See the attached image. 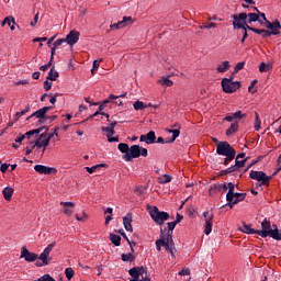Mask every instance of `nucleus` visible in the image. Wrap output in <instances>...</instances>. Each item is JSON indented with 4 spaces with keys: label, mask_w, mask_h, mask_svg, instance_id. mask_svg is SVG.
I'll return each instance as SVG.
<instances>
[{
    "label": "nucleus",
    "mask_w": 281,
    "mask_h": 281,
    "mask_svg": "<svg viewBox=\"0 0 281 281\" xmlns=\"http://www.w3.org/2000/svg\"><path fill=\"white\" fill-rule=\"evenodd\" d=\"M167 227L169 231H161L159 238L156 240V249L157 251H161V247L165 248L167 254H170L172 258H175V254H177V248L175 247V239H172V233L175 227H177V222L167 223Z\"/></svg>",
    "instance_id": "obj_1"
},
{
    "label": "nucleus",
    "mask_w": 281,
    "mask_h": 281,
    "mask_svg": "<svg viewBox=\"0 0 281 281\" xmlns=\"http://www.w3.org/2000/svg\"><path fill=\"white\" fill-rule=\"evenodd\" d=\"M216 153L222 157H225L224 166H229V162L236 159V149H234V147H232V145L228 142L217 143Z\"/></svg>",
    "instance_id": "obj_2"
},
{
    "label": "nucleus",
    "mask_w": 281,
    "mask_h": 281,
    "mask_svg": "<svg viewBox=\"0 0 281 281\" xmlns=\"http://www.w3.org/2000/svg\"><path fill=\"white\" fill-rule=\"evenodd\" d=\"M232 19L234 30L244 31L241 43H245V41H247V37L249 36V34H247V30L249 27V24L247 23V13L243 12L233 14Z\"/></svg>",
    "instance_id": "obj_3"
},
{
    "label": "nucleus",
    "mask_w": 281,
    "mask_h": 281,
    "mask_svg": "<svg viewBox=\"0 0 281 281\" xmlns=\"http://www.w3.org/2000/svg\"><path fill=\"white\" fill-rule=\"evenodd\" d=\"M54 247H56V241L49 244L40 256L37 255V260L41 261H36L35 267H47L52 262L50 254L54 251Z\"/></svg>",
    "instance_id": "obj_4"
},
{
    "label": "nucleus",
    "mask_w": 281,
    "mask_h": 281,
    "mask_svg": "<svg viewBox=\"0 0 281 281\" xmlns=\"http://www.w3.org/2000/svg\"><path fill=\"white\" fill-rule=\"evenodd\" d=\"M149 216L156 225H164V223L170 218V214H168V212L159 211L157 206H153L149 210Z\"/></svg>",
    "instance_id": "obj_5"
},
{
    "label": "nucleus",
    "mask_w": 281,
    "mask_h": 281,
    "mask_svg": "<svg viewBox=\"0 0 281 281\" xmlns=\"http://www.w3.org/2000/svg\"><path fill=\"white\" fill-rule=\"evenodd\" d=\"M128 274L133 278L131 281H150V278H148V270L144 267L131 268Z\"/></svg>",
    "instance_id": "obj_6"
},
{
    "label": "nucleus",
    "mask_w": 281,
    "mask_h": 281,
    "mask_svg": "<svg viewBox=\"0 0 281 281\" xmlns=\"http://www.w3.org/2000/svg\"><path fill=\"white\" fill-rule=\"evenodd\" d=\"M221 85L224 93H236L240 89V81H233L232 78H223Z\"/></svg>",
    "instance_id": "obj_7"
},
{
    "label": "nucleus",
    "mask_w": 281,
    "mask_h": 281,
    "mask_svg": "<svg viewBox=\"0 0 281 281\" xmlns=\"http://www.w3.org/2000/svg\"><path fill=\"white\" fill-rule=\"evenodd\" d=\"M172 128H176V130H167L168 133H172V137L171 138H166V140H164V137H158L157 138V144H172V143H175L177 137H179V135H181V124L176 123V124L172 125Z\"/></svg>",
    "instance_id": "obj_8"
},
{
    "label": "nucleus",
    "mask_w": 281,
    "mask_h": 281,
    "mask_svg": "<svg viewBox=\"0 0 281 281\" xmlns=\"http://www.w3.org/2000/svg\"><path fill=\"white\" fill-rule=\"evenodd\" d=\"M249 177L254 179L255 181H259L261 186L269 187V181H271V177L267 176L265 171H254L251 170L249 173Z\"/></svg>",
    "instance_id": "obj_9"
},
{
    "label": "nucleus",
    "mask_w": 281,
    "mask_h": 281,
    "mask_svg": "<svg viewBox=\"0 0 281 281\" xmlns=\"http://www.w3.org/2000/svg\"><path fill=\"white\" fill-rule=\"evenodd\" d=\"M20 258H24L26 262H36L38 260V254L32 252L27 247L23 246Z\"/></svg>",
    "instance_id": "obj_10"
},
{
    "label": "nucleus",
    "mask_w": 281,
    "mask_h": 281,
    "mask_svg": "<svg viewBox=\"0 0 281 281\" xmlns=\"http://www.w3.org/2000/svg\"><path fill=\"white\" fill-rule=\"evenodd\" d=\"M139 145H132L130 151L123 156L125 161H133V159L139 158Z\"/></svg>",
    "instance_id": "obj_11"
},
{
    "label": "nucleus",
    "mask_w": 281,
    "mask_h": 281,
    "mask_svg": "<svg viewBox=\"0 0 281 281\" xmlns=\"http://www.w3.org/2000/svg\"><path fill=\"white\" fill-rule=\"evenodd\" d=\"M265 27H267V30H270V36H278V34H280L281 24L278 20H276L274 22L267 21V23H265Z\"/></svg>",
    "instance_id": "obj_12"
},
{
    "label": "nucleus",
    "mask_w": 281,
    "mask_h": 281,
    "mask_svg": "<svg viewBox=\"0 0 281 281\" xmlns=\"http://www.w3.org/2000/svg\"><path fill=\"white\" fill-rule=\"evenodd\" d=\"M67 45L70 47H74L78 41H80V32L77 30H71L69 34L66 35L65 37Z\"/></svg>",
    "instance_id": "obj_13"
},
{
    "label": "nucleus",
    "mask_w": 281,
    "mask_h": 281,
    "mask_svg": "<svg viewBox=\"0 0 281 281\" xmlns=\"http://www.w3.org/2000/svg\"><path fill=\"white\" fill-rule=\"evenodd\" d=\"M271 222L265 218L261 222V229L257 231V236H261V238H267L269 236V232H271Z\"/></svg>",
    "instance_id": "obj_14"
},
{
    "label": "nucleus",
    "mask_w": 281,
    "mask_h": 281,
    "mask_svg": "<svg viewBox=\"0 0 281 281\" xmlns=\"http://www.w3.org/2000/svg\"><path fill=\"white\" fill-rule=\"evenodd\" d=\"M34 170L35 172H38V175H56V172H58L56 168L44 165H35Z\"/></svg>",
    "instance_id": "obj_15"
},
{
    "label": "nucleus",
    "mask_w": 281,
    "mask_h": 281,
    "mask_svg": "<svg viewBox=\"0 0 281 281\" xmlns=\"http://www.w3.org/2000/svg\"><path fill=\"white\" fill-rule=\"evenodd\" d=\"M59 205L63 207V213L65 216H72L74 215V207H76V203L74 202H60Z\"/></svg>",
    "instance_id": "obj_16"
},
{
    "label": "nucleus",
    "mask_w": 281,
    "mask_h": 281,
    "mask_svg": "<svg viewBox=\"0 0 281 281\" xmlns=\"http://www.w3.org/2000/svg\"><path fill=\"white\" fill-rule=\"evenodd\" d=\"M247 162V159L244 160H238V158H236L235 160V165L227 168L224 173L225 175H229L232 172H237V170H240V168H245V164Z\"/></svg>",
    "instance_id": "obj_17"
},
{
    "label": "nucleus",
    "mask_w": 281,
    "mask_h": 281,
    "mask_svg": "<svg viewBox=\"0 0 281 281\" xmlns=\"http://www.w3.org/2000/svg\"><path fill=\"white\" fill-rule=\"evenodd\" d=\"M101 131L103 133H105L106 137H108V142L113 143V142H120V136H113V134L115 133V130H113L112 127L106 126V127H101Z\"/></svg>",
    "instance_id": "obj_18"
},
{
    "label": "nucleus",
    "mask_w": 281,
    "mask_h": 281,
    "mask_svg": "<svg viewBox=\"0 0 281 281\" xmlns=\"http://www.w3.org/2000/svg\"><path fill=\"white\" fill-rule=\"evenodd\" d=\"M128 23H133L132 16H124L122 21H119L117 23L111 24V30H122V27H126Z\"/></svg>",
    "instance_id": "obj_19"
},
{
    "label": "nucleus",
    "mask_w": 281,
    "mask_h": 281,
    "mask_svg": "<svg viewBox=\"0 0 281 281\" xmlns=\"http://www.w3.org/2000/svg\"><path fill=\"white\" fill-rule=\"evenodd\" d=\"M247 196V193H234L233 195V200L231 202H228V206L234 207V205H237V203H240V201H245Z\"/></svg>",
    "instance_id": "obj_20"
},
{
    "label": "nucleus",
    "mask_w": 281,
    "mask_h": 281,
    "mask_svg": "<svg viewBox=\"0 0 281 281\" xmlns=\"http://www.w3.org/2000/svg\"><path fill=\"white\" fill-rule=\"evenodd\" d=\"M47 111H52V106H44L35 111L30 117H36L37 120H45V114Z\"/></svg>",
    "instance_id": "obj_21"
},
{
    "label": "nucleus",
    "mask_w": 281,
    "mask_h": 281,
    "mask_svg": "<svg viewBox=\"0 0 281 281\" xmlns=\"http://www.w3.org/2000/svg\"><path fill=\"white\" fill-rule=\"evenodd\" d=\"M155 139H157V136H155L153 131L139 137V142H145L146 144H155Z\"/></svg>",
    "instance_id": "obj_22"
},
{
    "label": "nucleus",
    "mask_w": 281,
    "mask_h": 281,
    "mask_svg": "<svg viewBox=\"0 0 281 281\" xmlns=\"http://www.w3.org/2000/svg\"><path fill=\"white\" fill-rule=\"evenodd\" d=\"M133 214L127 213L125 217H123V225L126 232H133Z\"/></svg>",
    "instance_id": "obj_23"
},
{
    "label": "nucleus",
    "mask_w": 281,
    "mask_h": 281,
    "mask_svg": "<svg viewBox=\"0 0 281 281\" xmlns=\"http://www.w3.org/2000/svg\"><path fill=\"white\" fill-rule=\"evenodd\" d=\"M247 30L254 32L255 34H262V38H269V36H271V32L265 29H256L248 25Z\"/></svg>",
    "instance_id": "obj_24"
},
{
    "label": "nucleus",
    "mask_w": 281,
    "mask_h": 281,
    "mask_svg": "<svg viewBox=\"0 0 281 281\" xmlns=\"http://www.w3.org/2000/svg\"><path fill=\"white\" fill-rule=\"evenodd\" d=\"M34 146H37V148H43V153H45L47 146H49V139L38 138L37 140H35L33 148H34Z\"/></svg>",
    "instance_id": "obj_25"
},
{
    "label": "nucleus",
    "mask_w": 281,
    "mask_h": 281,
    "mask_svg": "<svg viewBox=\"0 0 281 281\" xmlns=\"http://www.w3.org/2000/svg\"><path fill=\"white\" fill-rule=\"evenodd\" d=\"M235 188H236V186L234 183H232V182H229L227 184V190H228V192L226 194V201L227 202L234 201V194H235L234 190H235Z\"/></svg>",
    "instance_id": "obj_26"
},
{
    "label": "nucleus",
    "mask_w": 281,
    "mask_h": 281,
    "mask_svg": "<svg viewBox=\"0 0 281 281\" xmlns=\"http://www.w3.org/2000/svg\"><path fill=\"white\" fill-rule=\"evenodd\" d=\"M231 67L229 61L225 60L217 66L216 71L217 74H225L226 71H229Z\"/></svg>",
    "instance_id": "obj_27"
},
{
    "label": "nucleus",
    "mask_w": 281,
    "mask_h": 281,
    "mask_svg": "<svg viewBox=\"0 0 281 281\" xmlns=\"http://www.w3.org/2000/svg\"><path fill=\"white\" fill-rule=\"evenodd\" d=\"M2 194L4 196V199L7 201H12V196L14 194V189L11 188V187H5L3 190H2Z\"/></svg>",
    "instance_id": "obj_28"
},
{
    "label": "nucleus",
    "mask_w": 281,
    "mask_h": 281,
    "mask_svg": "<svg viewBox=\"0 0 281 281\" xmlns=\"http://www.w3.org/2000/svg\"><path fill=\"white\" fill-rule=\"evenodd\" d=\"M247 19V23L249 24L256 23V21H258L262 25V21H260V14L258 13H248Z\"/></svg>",
    "instance_id": "obj_29"
},
{
    "label": "nucleus",
    "mask_w": 281,
    "mask_h": 281,
    "mask_svg": "<svg viewBox=\"0 0 281 281\" xmlns=\"http://www.w3.org/2000/svg\"><path fill=\"white\" fill-rule=\"evenodd\" d=\"M135 250L132 248V252L121 255V259L123 262H134L135 255L133 254Z\"/></svg>",
    "instance_id": "obj_30"
},
{
    "label": "nucleus",
    "mask_w": 281,
    "mask_h": 281,
    "mask_svg": "<svg viewBox=\"0 0 281 281\" xmlns=\"http://www.w3.org/2000/svg\"><path fill=\"white\" fill-rule=\"evenodd\" d=\"M110 240L115 247H120V245H122V237L120 235L110 234Z\"/></svg>",
    "instance_id": "obj_31"
},
{
    "label": "nucleus",
    "mask_w": 281,
    "mask_h": 281,
    "mask_svg": "<svg viewBox=\"0 0 281 281\" xmlns=\"http://www.w3.org/2000/svg\"><path fill=\"white\" fill-rule=\"evenodd\" d=\"M234 133H238V122H234L231 124V128L226 130V136L232 137Z\"/></svg>",
    "instance_id": "obj_32"
},
{
    "label": "nucleus",
    "mask_w": 281,
    "mask_h": 281,
    "mask_svg": "<svg viewBox=\"0 0 281 281\" xmlns=\"http://www.w3.org/2000/svg\"><path fill=\"white\" fill-rule=\"evenodd\" d=\"M268 236H270L274 240H281V233L280 231H278V226H276L274 229H271Z\"/></svg>",
    "instance_id": "obj_33"
},
{
    "label": "nucleus",
    "mask_w": 281,
    "mask_h": 281,
    "mask_svg": "<svg viewBox=\"0 0 281 281\" xmlns=\"http://www.w3.org/2000/svg\"><path fill=\"white\" fill-rule=\"evenodd\" d=\"M158 85H161V87H172L175 82H172L168 77H162L158 80Z\"/></svg>",
    "instance_id": "obj_34"
},
{
    "label": "nucleus",
    "mask_w": 281,
    "mask_h": 281,
    "mask_svg": "<svg viewBox=\"0 0 281 281\" xmlns=\"http://www.w3.org/2000/svg\"><path fill=\"white\" fill-rule=\"evenodd\" d=\"M56 78H58V71H56V69L54 68V66L50 68L48 76L46 77L47 80H56Z\"/></svg>",
    "instance_id": "obj_35"
},
{
    "label": "nucleus",
    "mask_w": 281,
    "mask_h": 281,
    "mask_svg": "<svg viewBox=\"0 0 281 281\" xmlns=\"http://www.w3.org/2000/svg\"><path fill=\"white\" fill-rule=\"evenodd\" d=\"M117 148H119L120 153H123L124 155H128L131 147H128V144H126V143H120L117 145Z\"/></svg>",
    "instance_id": "obj_36"
},
{
    "label": "nucleus",
    "mask_w": 281,
    "mask_h": 281,
    "mask_svg": "<svg viewBox=\"0 0 281 281\" xmlns=\"http://www.w3.org/2000/svg\"><path fill=\"white\" fill-rule=\"evenodd\" d=\"M133 106H134L135 111H144V109H148V105H146L142 101L134 102Z\"/></svg>",
    "instance_id": "obj_37"
},
{
    "label": "nucleus",
    "mask_w": 281,
    "mask_h": 281,
    "mask_svg": "<svg viewBox=\"0 0 281 281\" xmlns=\"http://www.w3.org/2000/svg\"><path fill=\"white\" fill-rule=\"evenodd\" d=\"M241 232H244V234H258V231L251 228L250 225L244 224Z\"/></svg>",
    "instance_id": "obj_38"
},
{
    "label": "nucleus",
    "mask_w": 281,
    "mask_h": 281,
    "mask_svg": "<svg viewBox=\"0 0 281 281\" xmlns=\"http://www.w3.org/2000/svg\"><path fill=\"white\" fill-rule=\"evenodd\" d=\"M220 189H218V184H213L210 189H209V196H216V194H218Z\"/></svg>",
    "instance_id": "obj_39"
},
{
    "label": "nucleus",
    "mask_w": 281,
    "mask_h": 281,
    "mask_svg": "<svg viewBox=\"0 0 281 281\" xmlns=\"http://www.w3.org/2000/svg\"><path fill=\"white\" fill-rule=\"evenodd\" d=\"M262 121H260V114L258 112L255 113V131H260V126Z\"/></svg>",
    "instance_id": "obj_40"
},
{
    "label": "nucleus",
    "mask_w": 281,
    "mask_h": 281,
    "mask_svg": "<svg viewBox=\"0 0 281 281\" xmlns=\"http://www.w3.org/2000/svg\"><path fill=\"white\" fill-rule=\"evenodd\" d=\"M104 214H110V215L105 216V225H106L108 223H111V221H113V209L108 207L105 210Z\"/></svg>",
    "instance_id": "obj_41"
},
{
    "label": "nucleus",
    "mask_w": 281,
    "mask_h": 281,
    "mask_svg": "<svg viewBox=\"0 0 281 281\" xmlns=\"http://www.w3.org/2000/svg\"><path fill=\"white\" fill-rule=\"evenodd\" d=\"M65 276H66L67 280H71L74 278V276H76V271H74V268H66Z\"/></svg>",
    "instance_id": "obj_42"
},
{
    "label": "nucleus",
    "mask_w": 281,
    "mask_h": 281,
    "mask_svg": "<svg viewBox=\"0 0 281 281\" xmlns=\"http://www.w3.org/2000/svg\"><path fill=\"white\" fill-rule=\"evenodd\" d=\"M104 166H106V165L100 164V165L92 166V167H86V170H87V172H89V175H93V172H95V170L98 168H104Z\"/></svg>",
    "instance_id": "obj_43"
},
{
    "label": "nucleus",
    "mask_w": 281,
    "mask_h": 281,
    "mask_svg": "<svg viewBox=\"0 0 281 281\" xmlns=\"http://www.w3.org/2000/svg\"><path fill=\"white\" fill-rule=\"evenodd\" d=\"M172 181V177L165 175L158 178V183H170Z\"/></svg>",
    "instance_id": "obj_44"
},
{
    "label": "nucleus",
    "mask_w": 281,
    "mask_h": 281,
    "mask_svg": "<svg viewBox=\"0 0 281 281\" xmlns=\"http://www.w3.org/2000/svg\"><path fill=\"white\" fill-rule=\"evenodd\" d=\"M203 217H204L205 223H210L214 220V213H210L209 211H205L203 213Z\"/></svg>",
    "instance_id": "obj_45"
},
{
    "label": "nucleus",
    "mask_w": 281,
    "mask_h": 281,
    "mask_svg": "<svg viewBox=\"0 0 281 281\" xmlns=\"http://www.w3.org/2000/svg\"><path fill=\"white\" fill-rule=\"evenodd\" d=\"M25 113H30V105H26L24 110L15 113V120H19L20 117H23Z\"/></svg>",
    "instance_id": "obj_46"
},
{
    "label": "nucleus",
    "mask_w": 281,
    "mask_h": 281,
    "mask_svg": "<svg viewBox=\"0 0 281 281\" xmlns=\"http://www.w3.org/2000/svg\"><path fill=\"white\" fill-rule=\"evenodd\" d=\"M212 222H205L204 234L206 236H210V234H212Z\"/></svg>",
    "instance_id": "obj_47"
},
{
    "label": "nucleus",
    "mask_w": 281,
    "mask_h": 281,
    "mask_svg": "<svg viewBox=\"0 0 281 281\" xmlns=\"http://www.w3.org/2000/svg\"><path fill=\"white\" fill-rule=\"evenodd\" d=\"M38 133H41V128L29 131L24 135L26 139H30L33 135H38Z\"/></svg>",
    "instance_id": "obj_48"
},
{
    "label": "nucleus",
    "mask_w": 281,
    "mask_h": 281,
    "mask_svg": "<svg viewBox=\"0 0 281 281\" xmlns=\"http://www.w3.org/2000/svg\"><path fill=\"white\" fill-rule=\"evenodd\" d=\"M100 63H102V59H100V60L95 59L93 61L92 69H91L92 76H93V74H95V71H98V69H100Z\"/></svg>",
    "instance_id": "obj_49"
},
{
    "label": "nucleus",
    "mask_w": 281,
    "mask_h": 281,
    "mask_svg": "<svg viewBox=\"0 0 281 281\" xmlns=\"http://www.w3.org/2000/svg\"><path fill=\"white\" fill-rule=\"evenodd\" d=\"M12 21L13 25H16V21L14 20L13 16H7L4 20L1 22V26L4 27L8 23Z\"/></svg>",
    "instance_id": "obj_50"
},
{
    "label": "nucleus",
    "mask_w": 281,
    "mask_h": 281,
    "mask_svg": "<svg viewBox=\"0 0 281 281\" xmlns=\"http://www.w3.org/2000/svg\"><path fill=\"white\" fill-rule=\"evenodd\" d=\"M234 120H243L244 117H247V114L243 113V111H237L233 113Z\"/></svg>",
    "instance_id": "obj_51"
},
{
    "label": "nucleus",
    "mask_w": 281,
    "mask_h": 281,
    "mask_svg": "<svg viewBox=\"0 0 281 281\" xmlns=\"http://www.w3.org/2000/svg\"><path fill=\"white\" fill-rule=\"evenodd\" d=\"M34 281H56V279H54L49 274H44V276L40 277L37 280H34Z\"/></svg>",
    "instance_id": "obj_52"
},
{
    "label": "nucleus",
    "mask_w": 281,
    "mask_h": 281,
    "mask_svg": "<svg viewBox=\"0 0 281 281\" xmlns=\"http://www.w3.org/2000/svg\"><path fill=\"white\" fill-rule=\"evenodd\" d=\"M76 221H79L81 223H85V221H87V218H89V216L87 215L86 212H82V216H79L78 214L75 215Z\"/></svg>",
    "instance_id": "obj_53"
},
{
    "label": "nucleus",
    "mask_w": 281,
    "mask_h": 281,
    "mask_svg": "<svg viewBox=\"0 0 281 281\" xmlns=\"http://www.w3.org/2000/svg\"><path fill=\"white\" fill-rule=\"evenodd\" d=\"M58 131H60V127H55L54 133L48 134L45 138L49 142L54 137V135L58 137Z\"/></svg>",
    "instance_id": "obj_54"
},
{
    "label": "nucleus",
    "mask_w": 281,
    "mask_h": 281,
    "mask_svg": "<svg viewBox=\"0 0 281 281\" xmlns=\"http://www.w3.org/2000/svg\"><path fill=\"white\" fill-rule=\"evenodd\" d=\"M259 71H260V74H265V72L269 71V65L261 63L259 66Z\"/></svg>",
    "instance_id": "obj_55"
},
{
    "label": "nucleus",
    "mask_w": 281,
    "mask_h": 281,
    "mask_svg": "<svg viewBox=\"0 0 281 281\" xmlns=\"http://www.w3.org/2000/svg\"><path fill=\"white\" fill-rule=\"evenodd\" d=\"M63 43H67V41L65 38H59V40L54 42L53 46L54 47H60V45H63Z\"/></svg>",
    "instance_id": "obj_56"
},
{
    "label": "nucleus",
    "mask_w": 281,
    "mask_h": 281,
    "mask_svg": "<svg viewBox=\"0 0 281 281\" xmlns=\"http://www.w3.org/2000/svg\"><path fill=\"white\" fill-rule=\"evenodd\" d=\"M139 157H148V149L140 147Z\"/></svg>",
    "instance_id": "obj_57"
},
{
    "label": "nucleus",
    "mask_w": 281,
    "mask_h": 281,
    "mask_svg": "<svg viewBox=\"0 0 281 281\" xmlns=\"http://www.w3.org/2000/svg\"><path fill=\"white\" fill-rule=\"evenodd\" d=\"M52 63H53V61L49 60L48 64L41 66V67H40V70H41V71H47V69H49V68L52 67Z\"/></svg>",
    "instance_id": "obj_58"
},
{
    "label": "nucleus",
    "mask_w": 281,
    "mask_h": 281,
    "mask_svg": "<svg viewBox=\"0 0 281 281\" xmlns=\"http://www.w3.org/2000/svg\"><path fill=\"white\" fill-rule=\"evenodd\" d=\"M44 89L45 91H49L52 89V82H49V79L44 81Z\"/></svg>",
    "instance_id": "obj_59"
},
{
    "label": "nucleus",
    "mask_w": 281,
    "mask_h": 281,
    "mask_svg": "<svg viewBox=\"0 0 281 281\" xmlns=\"http://www.w3.org/2000/svg\"><path fill=\"white\" fill-rule=\"evenodd\" d=\"M245 68V61H239L236 66H235V71H240V69Z\"/></svg>",
    "instance_id": "obj_60"
},
{
    "label": "nucleus",
    "mask_w": 281,
    "mask_h": 281,
    "mask_svg": "<svg viewBox=\"0 0 281 281\" xmlns=\"http://www.w3.org/2000/svg\"><path fill=\"white\" fill-rule=\"evenodd\" d=\"M217 188L220 192L225 193V191L227 190V184L226 183L217 184Z\"/></svg>",
    "instance_id": "obj_61"
},
{
    "label": "nucleus",
    "mask_w": 281,
    "mask_h": 281,
    "mask_svg": "<svg viewBox=\"0 0 281 281\" xmlns=\"http://www.w3.org/2000/svg\"><path fill=\"white\" fill-rule=\"evenodd\" d=\"M179 276H190V268H183L180 272Z\"/></svg>",
    "instance_id": "obj_62"
},
{
    "label": "nucleus",
    "mask_w": 281,
    "mask_h": 281,
    "mask_svg": "<svg viewBox=\"0 0 281 281\" xmlns=\"http://www.w3.org/2000/svg\"><path fill=\"white\" fill-rule=\"evenodd\" d=\"M10 168V165L8 164H2L1 167H0V171L5 173L8 172V169Z\"/></svg>",
    "instance_id": "obj_63"
},
{
    "label": "nucleus",
    "mask_w": 281,
    "mask_h": 281,
    "mask_svg": "<svg viewBox=\"0 0 281 281\" xmlns=\"http://www.w3.org/2000/svg\"><path fill=\"white\" fill-rule=\"evenodd\" d=\"M216 27H217V25L214 22H210L206 24V30H212V29H216Z\"/></svg>",
    "instance_id": "obj_64"
}]
</instances>
